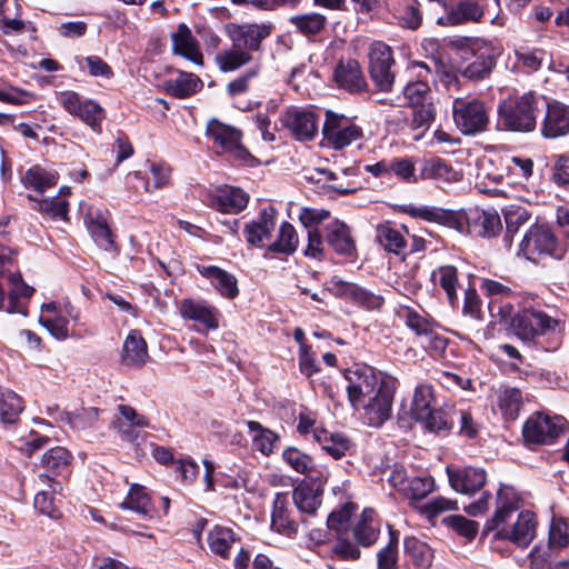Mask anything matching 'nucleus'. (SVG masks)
Returning <instances> with one entry per match:
<instances>
[{
	"label": "nucleus",
	"instance_id": "15",
	"mask_svg": "<svg viewBox=\"0 0 569 569\" xmlns=\"http://www.w3.org/2000/svg\"><path fill=\"white\" fill-rule=\"evenodd\" d=\"M396 388V380L382 381L375 396L370 397V401L361 405L370 425L380 426L390 418Z\"/></svg>",
	"mask_w": 569,
	"mask_h": 569
},
{
	"label": "nucleus",
	"instance_id": "28",
	"mask_svg": "<svg viewBox=\"0 0 569 569\" xmlns=\"http://www.w3.org/2000/svg\"><path fill=\"white\" fill-rule=\"evenodd\" d=\"M249 201V194L242 189L224 186L216 189L212 197V207L223 213L236 214L242 211Z\"/></svg>",
	"mask_w": 569,
	"mask_h": 569
},
{
	"label": "nucleus",
	"instance_id": "20",
	"mask_svg": "<svg viewBox=\"0 0 569 569\" xmlns=\"http://www.w3.org/2000/svg\"><path fill=\"white\" fill-rule=\"evenodd\" d=\"M278 211L273 206L264 207L256 219L244 227L246 240L254 247H262L264 240H269L277 221Z\"/></svg>",
	"mask_w": 569,
	"mask_h": 569
},
{
	"label": "nucleus",
	"instance_id": "1",
	"mask_svg": "<svg viewBox=\"0 0 569 569\" xmlns=\"http://www.w3.org/2000/svg\"><path fill=\"white\" fill-rule=\"evenodd\" d=\"M520 497L509 486H502L497 493L495 513L486 525L487 531H493L496 540H506L519 548H527L537 533V517L529 510L520 511Z\"/></svg>",
	"mask_w": 569,
	"mask_h": 569
},
{
	"label": "nucleus",
	"instance_id": "39",
	"mask_svg": "<svg viewBox=\"0 0 569 569\" xmlns=\"http://www.w3.org/2000/svg\"><path fill=\"white\" fill-rule=\"evenodd\" d=\"M421 176L426 179L447 183L456 182L461 178L460 173L451 164L440 158L425 160Z\"/></svg>",
	"mask_w": 569,
	"mask_h": 569
},
{
	"label": "nucleus",
	"instance_id": "5",
	"mask_svg": "<svg viewBox=\"0 0 569 569\" xmlns=\"http://www.w3.org/2000/svg\"><path fill=\"white\" fill-rule=\"evenodd\" d=\"M558 326L556 318L532 308L520 310L511 320L513 333L523 341H533L540 336L555 332Z\"/></svg>",
	"mask_w": 569,
	"mask_h": 569
},
{
	"label": "nucleus",
	"instance_id": "55",
	"mask_svg": "<svg viewBox=\"0 0 569 569\" xmlns=\"http://www.w3.org/2000/svg\"><path fill=\"white\" fill-rule=\"evenodd\" d=\"M417 509L421 515L431 520L443 512L456 511L459 507L456 500L445 497H436L423 505L417 506Z\"/></svg>",
	"mask_w": 569,
	"mask_h": 569
},
{
	"label": "nucleus",
	"instance_id": "25",
	"mask_svg": "<svg viewBox=\"0 0 569 569\" xmlns=\"http://www.w3.org/2000/svg\"><path fill=\"white\" fill-rule=\"evenodd\" d=\"M333 76L337 84L349 92H362L368 87L361 66L355 59L341 61Z\"/></svg>",
	"mask_w": 569,
	"mask_h": 569
},
{
	"label": "nucleus",
	"instance_id": "50",
	"mask_svg": "<svg viewBox=\"0 0 569 569\" xmlns=\"http://www.w3.org/2000/svg\"><path fill=\"white\" fill-rule=\"evenodd\" d=\"M150 174L146 179L144 190L153 192L154 190L169 186L171 178V168L164 162H151L149 166Z\"/></svg>",
	"mask_w": 569,
	"mask_h": 569
},
{
	"label": "nucleus",
	"instance_id": "31",
	"mask_svg": "<svg viewBox=\"0 0 569 569\" xmlns=\"http://www.w3.org/2000/svg\"><path fill=\"white\" fill-rule=\"evenodd\" d=\"M84 221L94 242L106 251L111 250L114 246L113 236L103 213L98 209H89Z\"/></svg>",
	"mask_w": 569,
	"mask_h": 569
},
{
	"label": "nucleus",
	"instance_id": "54",
	"mask_svg": "<svg viewBox=\"0 0 569 569\" xmlns=\"http://www.w3.org/2000/svg\"><path fill=\"white\" fill-rule=\"evenodd\" d=\"M442 522L457 535L466 538L467 540H472L479 530L478 522L467 519L461 515L446 517Z\"/></svg>",
	"mask_w": 569,
	"mask_h": 569
},
{
	"label": "nucleus",
	"instance_id": "64",
	"mask_svg": "<svg viewBox=\"0 0 569 569\" xmlns=\"http://www.w3.org/2000/svg\"><path fill=\"white\" fill-rule=\"evenodd\" d=\"M569 546V533L565 521L553 519L549 530V547L552 549H562Z\"/></svg>",
	"mask_w": 569,
	"mask_h": 569
},
{
	"label": "nucleus",
	"instance_id": "3",
	"mask_svg": "<svg viewBox=\"0 0 569 569\" xmlns=\"http://www.w3.org/2000/svg\"><path fill=\"white\" fill-rule=\"evenodd\" d=\"M543 102L545 97L532 90L501 100L497 108L498 127L517 133L533 132Z\"/></svg>",
	"mask_w": 569,
	"mask_h": 569
},
{
	"label": "nucleus",
	"instance_id": "17",
	"mask_svg": "<svg viewBox=\"0 0 569 569\" xmlns=\"http://www.w3.org/2000/svg\"><path fill=\"white\" fill-rule=\"evenodd\" d=\"M280 121L297 140H311L318 131V119L310 110L290 108L281 114Z\"/></svg>",
	"mask_w": 569,
	"mask_h": 569
},
{
	"label": "nucleus",
	"instance_id": "8",
	"mask_svg": "<svg viewBox=\"0 0 569 569\" xmlns=\"http://www.w3.org/2000/svg\"><path fill=\"white\" fill-rule=\"evenodd\" d=\"M520 251L528 260L537 261L538 259L550 256L560 259L563 256V248L559 244L553 232L545 226H532L525 234Z\"/></svg>",
	"mask_w": 569,
	"mask_h": 569
},
{
	"label": "nucleus",
	"instance_id": "58",
	"mask_svg": "<svg viewBox=\"0 0 569 569\" xmlns=\"http://www.w3.org/2000/svg\"><path fill=\"white\" fill-rule=\"evenodd\" d=\"M34 209L54 219L67 220L69 203L58 197L36 200Z\"/></svg>",
	"mask_w": 569,
	"mask_h": 569
},
{
	"label": "nucleus",
	"instance_id": "27",
	"mask_svg": "<svg viewBox=\"0 0 569 569\" xmlns=\"http://www.w3.org/2000/svg\"><path fill=\"white\" fill-rule=\"evenodd\" d=\"M323 489L319 482L302 481L292 492V500L297 509L312 516L317 512L322 501Z\"/></svg>",
	"mask_w": 569,
	"mask_h": 569
},
{
	"label": "nucleus",
	"instance_id": "42",
	"mask_svg": "<svg viewBox=\"0 0 569 569\" xmlns=\"http://www.w3.org/2000/svg\"><path fill=\"white\" fill-rule=\"evenodd\" d=\"M298 246L299 236L295 227L290 222L283 221L279 227L276 240L268 244L267 251L289 256L298 249Z\"/></svg>",
	"mask_w": 569,
	"mask_h": 569
},
{
	"label": "nucleus",
	"instance_id": "40",
	"mask_svg": "<svg viewBox=\"0 0 569 569\" xmlns=\"http://www.w3.org/2000/svg\"><path fill=\"white\" fill-rule=\"evenodd\" d=\"M123 509H130L136 513L144 517L152 518L154 516V508L148 496L146 488L140 485H132L127 498L120 505Z\"/></svg>",
	"mask_w": 569,
	"mask_h": 569
},
{
	"label": "nucleus",
	"instance_id": "45",
	"mask_svg": "<svg viewBox=\"0 0 569 569\" xmlns=\"http://www.w3.org/2000/svg\"><path fill=\"white\" fill-rule=\"evenodd\" d=\"M373 516L375 511L366 508L353 528V536L357 542L363 547L373 545L378 539L379 529L373 525Z\"/></svg>",
	"mask_w": 569,
	"mask_h": 569
},
{
	"label": "nucleus",
	"instance_id": "30",
	"mask_svg": "<svg viewBox=\"0 0 569 569\" xmlns=\"http://www.w3.org/2000/svg\"><path fill=\"white\" fill-rule=\"evenodd\" d=\"M173 52L182 56L197 66L203 64V56L198 47L191 30L184 23L178 26L172 34Z\"/></svg>",
	"mask_w": 569,
	"mask_h": 569
},
{
	"label": "nucleus",
	"instance_id": "9",
	"mask_svg": "<svg viewBox=\"0 0 569 569\" xmlns=\"http://www.w3.org/2000/svg\"><path fill=\"white\" fill-rule=\"evenodd\" d=\"M69 319L73 322H78L80 319V311L69 301H51L41 306L39 322L58 340H64L68 338Z\"/></svg>",
	"mask_w": 569,
	"mask_h": 569
},
{
	"label": "nucleus",
	"instance_id": "62",
	"mask_svg": "<svg viewBox=\"0 0 569 569\" xmlns=\"http://www.w3.org/2000/svg\"><path fill=\"white\" fill-rule=\"evenodd\" d=\"M495 61L491 57H478L469 63L462 71V74L471 80H479L487 77L492 70Z\"/></svg>",
	"mask_w": 569,
	"mask_h": 569
},
{
	"label": "nucleus",
	"instance_id": "56",
	"mask_svg": "<svg viewBox=\"0 0 569 569\" xmlns=\"http://www.w3.org/2000/svg\"><path fill=\"white\" fill-rule=\"evenodd\" d=\"M390 177L395 176L403 182H416V162L412 158H395L390 159Z\"/></svg>",
	"mask_w": 569,
	"mask_h": 569
},
{
	"label": "nucleus",
	"instance_id": "41",
	"mask_svg": "<svg viewBox=\"0 0 569 569\" xmlns=\"http://www.w3.org/2000/svg\"><path fill=\"white\" fill-rule=\"evenodd\" d=\"M469 219H471V227L480 228L479 234L482 237H495L502 228L501 219L495 210L470 209Z\"/></svg>",
	"mask_w": 569,
	"mask_h": 569
},
{
	"label": "nucleus",
	"instance_id": "19",
	"mask_svg": "<svg viewBox=\"0 0 569 569\" xmlns=\"http://www.w3.org/2000/svg\"><path fill=\"white\" fill-rule=\"evenodd\" d=\"M436 410L433 389L430 385H419L413 391V397L410 406V417L413 422L420 423L423 427L436 426Z\"/></svg>",
	"mask_w": 569,
	"mask_h": 569
},
{
	"label": "nucleus",
	"instance_id": "63",
	"mask_svg": "<svg viewBox=\"0 0 569 569\" xmlns=\"http://www.w3.org/2000/svg\"><path fill=\"white\" fill-rule=\"evenodd\" d=\"M260 70L261 66L259 63H254L244 73L228 83L227 92L230 96H237L247 92L250 87V81L260 73Z\"/></svg>",
	"mask_w": 569,
	"mask_h": 569
},
{
	"label": "nucleus",
	"instance_id": "53",
	"mask_svg": "<svg viewBox=\"0 0 569 569\" xmlns=\"http://www.w3.org/2000/svg\"><path fill=\"white\" fill-rule=\"evenodd\" d=\"M562 429H521L525 446L530 449L541 445H552Z\"/></svg>",
	"mask_w": 569,
	"mask_h": 569
},
{
	"label": "nucleus",
	"instance_id": "60",
	"mask_svg": "<svg viewBox=\"0 0 569 569\" xmlns=\"http://www.w3.org/2000/svg\"><path fill=\"white\" fill-rule=\"evenodd\" d=\"M254 431L252 437V447L254 450L268 456L270 455L279 443V437L272 429H251Z\"/></svg>",
	"mask_w": 569,
	"mask_h": 569
},
{
	"label": "nucleus",
	"instance_id": "2",
	"mask_svg": "<svg viewBox=\"0 0 569 569\" xmlns=\"http://www.w3.org/2000/svg\"><path fill=\"white\" fill-rule=\"evenodd\" d=\"M273 30L271 23H234L224 26V32L231 41V47L220 51L216 64L222 72H233L254 61V53L261 51L262 41Z\"/></svg>",
	"mask_w": 569,
	"mask_h": 569
},
{
	"label": "nucleus",
	"instance_id": "18",
	"mask_svg": "<svg viewBox=\"0 0 569 569\" xmlns=\"http://www.w3.org/2000/svg\"><path fill=\"white\" fill-rule=\"evenodd\" d=\"M38 480L42 488L34 496V508L49 518H59L61 515L60 500L56 496L62 491L61 483L47 473H40Z\"/></svg>",
	"mask_w": 569,
	"mask_h": 569
},
{
	"label": "nucleus",
	"instance_id": "61",
	"mask_svg": "<svg viewBox=\"0 0 569 569\" xmlns=\"http://www.w3.org/2000/svg\"><path fill=\"white\" fill-rule=\"evenodd\" d=\"M282 457L299 473H308L313 467L312 458L296 448L286 449Z\"/></svg>",
	"mask_w": 569,
	"mask_h": 569
},
{
	"label": "nucleus",
	"instance_id": "33",
	"mask_svg": "<svg viewBox=\"0 0 569 569\" xmlns=\"http://www.w3.org/2000/svg\"><path fill=\"white\" fill-rule=\"evenodd\" d=\"M326 239L339 254L352 256L356 251V244L351 237L350 229L342 221L336 220L326 227Z\"/></svg>",
	"mask_w": 569,
	"mask_h": 569
},
{
	"label": "nucleus",
	"instance_id": "4",
	"mask_svg": "<svg viewBox=\"0 0 569 569\" xmlns=\"http://www.w3.org/2000/svg\"><path fill=\"white\" fill-rule=\"evenodd\" d=\"M346 378L349 382L347 386L348 398L355 408L362 405L367 397L370 398L373 392H377L382 381L395 380L367 365H357L353 369L348 370Z\"/></svg>",
	"mask_w": 569,
	"mask_h": 569
},
{
	"label": "nucleus",
	"instance_id": "13",
	"mask_svg": "<svg viewBox=\"0 0 569 569\" xmlns=\"http://www.w3.org/2000/svg\"><path fill=\"white\" fill-rule=\"evenodd\" d=\"M207 134L213 140L214 146L221 149V152L241 162H248L251 159L241 143V132L236 128L213 119L208 122Z\"/></svg>",
	"mask_w": 569,
	"mask_h": 569
},
{
	"label": "nucleus",
	"instance_id": "46",
	"mask_svg": "<svg viewBox=\"0 0 569 569\" xmlns=\"http://www.w3.org/2000/svg\"><path fill=\"white\" fill-rule=\"evenodd\" d=\"M289 22L305 37H313L320 33L326 24L327 18L318 12L297 14L289 18Z\"/></svg>",
	"mask_w": 569,
	"mask_h": 569
},
{
	"label": "nucleus",
	"instance_id": "16",
	"mask_svg": "<svg viewBox=\"0 0 569 569\" xmlns=\"http://www.w3.org/2000/svg\"><path fill=\"white\" fill-rule=\"evenodd\" d=\"M546 112L540 126V133L546 139H558L569 134V106L553 100L543 102Z\"/></svg>",
	"mask_w": 569,
	"mask_h": 569
},
{
	"label": "nucleus",
	"instance_id": "37",
	"mask_svg": "<svg viewBox=\"0 0 569 569\" xmlns=\"http://www.w3.org/2000/svg\"><path fill=\"white\" fill-rule=\"evenodd\" d=\"M58 180V171L38 164L29 168L21 178V182L27 189H32L39 193H43L48 188L56 186Z\"/></svg>",
	"mask_w": 569,
	"mask_h": 569
},
{
	"label": "nucleus",
	"instance_id": "22",
	"mask_svg": "<svg viewBox=\"0 0 569 569\" xmlns=\"http://www.w3.org/2000/svg\"><path fill=\"white\" fill-rule=\"evenodd\" d=\"M409 230L406 226H396L389 221L376 227V240L388 252L402 254L406 252Z\"/></svg>",
	"mask_w": 569,
	"mask_h": 569
},
{
	"label": "nucleus",
	"instance_id": "24",
	"mask_svg": "<svg viewBox=\"0 0 569 569\" xmlns=\"http://www.w3.org/2000/svg\"><path fill=\"white\" fill-rule=\"evenodd\" d=\"M450 486L453 490L461 493H473L486 483V472L483 469L467 467L463 469H446Z\"/></svg>",
	"mask_w": 569,
	"mask_h": 569
},
{
	"label": "nucleus",
	"instance_id": "44",
	"mask_svg": "<svg viewBox=\"0 0 569 569\" xmlns=\"http://www.w3.org/2000/svg\"><path fill=\"white\" fill-rule=\"evenodd\" d=\"M515 68L532 73L541 69L547 52L541 48L520 47L515 50Z\"/></svg>",
	"mask_w": 569,
	"mask_h": 569
},
{
	"label": "nucleus",
	"instance_id": "36",
	"mask_svg": "<svg viewBox=\"0 0 569 569\" xmlns=\"http://www.w3.org/2000/svg\"><path fill=\"white\" fill-rule=\"evenodd\" d=\"M6 279L9 286L7 311L10 313L23 312L21 300L31 298L34 289L24 282L20 272H10Z\"/></svg>",
	"mask_w": 569,
	"mask_h": 569
},
{
	"label": "nucleus",
	"instance_id": "59",
	"mask_svg": "<svg viewBox=\"0 0 569 569\" xmlns=\"http://www.w3.org/2000/svg\"><path fill=\"white\" fill-rule=\"evenodd\" d=\"M435 490V479L431 476L415 477L410 479L406 495L412 502H419Z\"/></svg>",
	"mask_w": 569,
	"mask_h": 569
},
{
	"label": "nucleus",
	"instance_id": "11",
	"mask_svg": "<svg viewBox=\"0 0 569 569\" xmlns=\"http://www.w3.org/2000/svg\"><path fill=\"white\" fill-rule=\"evenodd\" d=\"M58 101L67 112L79 118L93 131H101V122L106 114L98 102L91 99H82L80 94L70 90L61 92Z\"/></svg>",
	"mask_w": 569,
	"mask_h": 569
},
{
	"label": "nucleus",
	"instance_id": "47",
	"mask_svg": "<svg viewBox=\"0 0 569 569\" xmlns=\"http://www.w3.org/2000/svg\"><path fill=\"white\" fill-rule=\"evenodd\" d=\"M23 410L21 398L13 391H0V422L14 425Z\"/></svg>",
	"mask_w": 569,
	"mask_h": 569
},
{
	"label": "nucleus",
	"instance_id": "12",
	"mask_svg": "<svg viewBox=\"0 0 569 569\" xmlns=\"http://www.w3.org/2000/svg\"><path fill=\"white\" fill-rule=\"evenodd\" d=\"M328 291L337 298L345 299L366 310H376L383 303V298L370 290L341 279L338 276L331 277L326 282Z\"/></svg>",
	"mask_w": 569,
	"mask_h": 569
},
{
	"label": "nucleus",
	"instance_id": "49",
	"mask_svg": "<svg viewBox=\"0 0 569 569\" xmlns=\"http://www.w3.org/2000/svg\"><path fill=\"white\" fill-rule=\"evenodd\" d=\"M431 279L439 284L451 303L457 299L458 271L453 266H441L432 271Z\"/></svg>",
	"mask_w": 569,
	"mask_h": 569
},
{
	"label": "nucleus",
	"instance_id": "34",
	"mask_svg": "<svg viewBox=\"0 0 569 569\" xmlns=\"http://www.w3.org/2000/svg\"><path fill=\"white\" fill-rule=\"evenodd\" d=\"M199 272L211 281L222 297L233 299L238 296V282L233 274L214 266L201 267Z\"/></svg>",
	"mask_w": 569,
	"mask_h": 569
},
{
	"label": "nucleus",
	"instance_id": "10",
	"mask_svg": "<svg viewBox=\"0 0 569 569\" xmlns=\"http://www.w3.org/2000/svg\"><path fill=\"white\" fill-rule=\"evenodd\" d=\"M368 58L371 80L379 90L390 91L395 82L391 48L382 41H375L369 47Z\"/></svg>",
	"mask_w": 569,
	"mask_h": 569
},
{
	"label": "nucleus",
	"instance_id": "52",
	"mask_svg": "<svg viewBox=\"0 0 569 569\" xmlns=\"http://www.w3.org/2000/svg\"><path fill=\"white\" fill-rule=\"evenodd\" d=\"M522 406L521 391L517 388H507L499 397V407L507 420H513L518 417Z\"/></svg>",
	"mask_w": 569,
	"mask_h": 569
},
{
	"label": "nucleus",
	"instance_id": "38",
	"mask_svg": "<svg viewBox=\"0 0 569 569\" xmlns=\"http://www.w3.org/2000/svg\"><path fill=\"white\" fill-rule=\"evenodd\" d=\"M405 555L415 569H429L432 563L431 548L415 537H407L403 541Z\"/></svg>",
	"mask_w": 569,
	"mask_h": 569
},
{
	"label": "nucleus",
	"instance_id": "51",
	"mask_svg": "<svg viewBox=\"0 0 569 569\" xmlns=\"http://www.w3.org/2000/svg\"><path fill=\"white\" fill-rule=\"evenodd\" d=\"M71 461L70 452L63 447H54L48 450L41 459V465L53 473H61Z\"/></svg>",
	"mask_w": 569,
	"mask_h": 569
},
{
	"label": "nucleus",
	"instance_id": "14",
	"mask_svg": "<svg viewBox=\"0 0 569 569\" xmlns=\"http://www.w3.org/2000/svg\"><path fill=\"white\" fill-rule=\"evenodd\" d=\"M179 313L182 319L197 323V331L200 333L219 328L220 311L203 300L182 299L179 302Z\"/></svg>",
	"mask_w": 569,
	"mask_h": 569
},
{
	"label": "nucleus",
	"instance_id": "32",
	"mask_svg": "<svg viewBox=\"0 0 569 569\" xmlns=\"http://www.w3.org/2000/svg\"><path fill=\"white\" fill-rule=\"evenodd\" d=\"M271 527L281 535L291 536L298 530V522L291 517L286 493H277L271 515Z\"/></svg>",
	"mask_w": 569,
	"mask_h": 569
},
{
	"label": "nucleus",
	"instance_id": "43",
	"mask_svg": "<svg viewBox=\"0 0 569 569\" xmlns=\"http://www.w3.org/2000/svg\"><path fill=\"white\" fill-rule=\"evenodd\" d=\"M237 536L230 528L216 526L209 532L207 542L210 551L221 558H227Z\"/></svg>",
	"mask_w": 569,
	"mask_h": 569
},
{
	"label": "nucleus",
	"instance_id": "21",
	"mask_svg": "<svg viewBox=\"0 0 569 569\" xmlns=\"http://www.w3.org/2000/svg\"><path fill=\"white\" fill-rule=\"evenodd\" d=\"M411 69H419L417 79L410 80L402 89V96L409 107L432 103L431 89L427 82L430 68L425 62H413Z\"/></svg>",
	"mask_w": 569,
	"mask_h": 569
},
{
	"label": "nucleus",
	"instance_id": "6",
	"mask_svg": "<svg viewBox=\"0 0 569 569\" xmlns=\"http://www.w3.org/2000/svg\"><path fill=\"white\" fill-rule=\"evenodd\" d=\"M453 121L463 134H476L486 130L489 122L488 108L478 99L456 98L452 102Z\"/></svg>",
	"mask_w": 569,
	"mask_h": 569
},
{
	"label": "nucleus",
	"instance_id": "48",
	"mask_svg": "<svg viewBox=\"0 0 569 569\" xmlns=\"http://www.w3.org/2000/svg\"><path fill=\"white\" fill-rule=\"evenodd\" d=\"M201 87V80L188 72H180L176 79L167 82L168 92L180 99L196 93Z\"/></svg>",
	"mask_w": 569,
	"mask_h": 569
},
{
	"label": "nucleus",
	"instance_id": "57",
	"mask_svg": "<svg viewBox=\"0 0 569 569\" xmlns=\"http://www.w3.org/2000/svg\"><path fill=\"white\" fill-rule=\"evenodd\" d=\"M398 565V535L390 531V540L386 547L377 553L378 569H397Z\"/></svg>",
	"mask_w": 569,
	"mask_h": 569
},
{
	"label": "nucleus",
	"instance_id": "29",
	"mask_svg": "<svg viewBox=\"0 0 569 569\" xmlns=\"http://www.w3.org/2000/svg\"><path fill=\"white\" fill-rule=\"evenodd\" d=\"M148 359L146 340L138 330H131L122 346L121 362L127 367L140 368Z\"/></svg>",
	"mask_w": 569,
	"mask_h": 569
},
{
	"label": "nucleus",
	"instance_id": "35",
	"mask_svg": "<svg viewBox=\"0 0 569 569\" xmlns=\"http://www.w3.org/2000/svg\"><path fill=\"white\" fill-rule=\"evenodd\" d=\"M397 24L408 30H417L422 24V12L415 0H399L391 9Z\"/></svg>",
	"mask_w": 569,
	"mask_h": 569
},
{
	"label": "nucleus",
	"instance_id": "23",
	"mask_svg": "<svg viewBox=\"0 0 569 569\" xmlns=\"http://www.w3.org/2000/svg\"><path fill=\"white\" fill-rule=\"evenodd\" d=\"M303 433L312 432V437L321 446V449L335 459H340L352 447L351 440L340 431L330 429H300Z\"/></svg>",
	"mask_w": 569,
	"mask_h": 569
},
{
	"label": "nucleus",
	"instance_id": "26",
	"mask_svg": "<svg viewBox=\"0 0 569 569\" xmlns=\"http://www.w3.org/2000/svg\"><path fill=\"white\" fill-rule=\"evenodd\" d=\"M483 13V9L477 0H460L448 10L446 16L437 19V24L458 26L469 21L479 22Z\"/></svg>",
	"mask_w": 569,
	"mask_h": 569
},
{
	"label": "nucleus",
	"instance_id": "7",
	"mask_svg": "<svg viewBox=\"0 0 569 569\" xmlns=\"http://www.w3.org/2000/svg\"><path fill=\"white\" fill-rule=\"evenodd\" d=\"M322 133L328 144L336 150L343 149L363 137L362 128L353 119L332 110L326 111Z\"/></svg>",
	"mask_w": 569,
	"mask_h": 569
}]
</instances>
